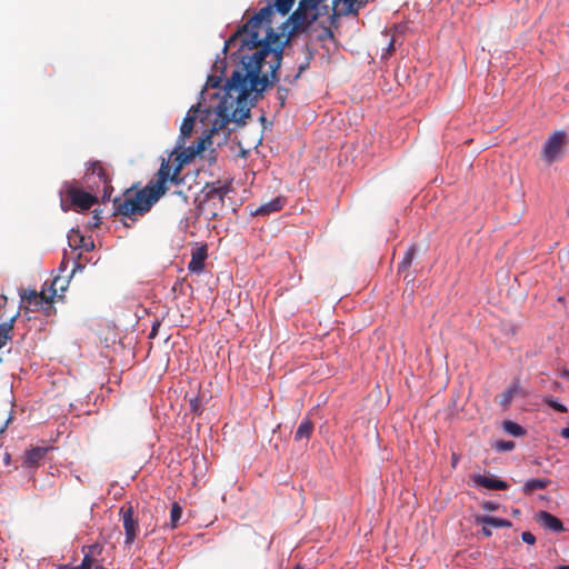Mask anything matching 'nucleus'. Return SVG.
<instances>
[{
	"instance_id": "79ce46f5",
	"label": "nucleus",
	"mask_w": 569,
	"mask_h": 569,
	"mask_svg": "<svg viewBox=\"0 0 569 569\" xmlns=\"http://www.w3.org/2000/svg\"><path fill=\"white\" fill-rule=\"evenodd\" d=\"M560 435L561 437L569 439V427L561 429Z\"/></svg>"
},
{
	"instance_id": "7ed1b4c3",
	"label": "nucleus",
	"mask_w": 569,
	"mask_h": 569,
	"mask_svg": "<svg viewBox=\"0 0 569 569\" xmlns=\"http://www.w3.org/2000/svg\"><path fill=\"white\" fill-rule=\"evenodd\" d=\"M81 184L84 189L101 194L103 201L110 200L113 192L111 177L99 160L87 162Z\"/></svg>"
},
{
	"instance_id": "6ab92c4d",
	"label": "nucleus",
	"mask_w": 569,
	"mask_h": 569,
	"mask_svg": "<svg viewBox=\"0 0 569 569\" xmlns=\"http://www.w3.org/2000/svg\"><path fill=\"white\" fill-rule=\"evenodd\" d=\"M48 449L43 447H34L26 452L23 466L34 467L44 458Z\"/></svg>"
},
{
	"instance_id": "393cba45",
	"label": "nucleus",
	"mask_w": 569,
	"mask_h": 569,
	"mask_svg": "<svg viewBox=\"0 0 569 569\" xmlns=\"http://www.w3.org/2000/svg\"><path fill=\"white\" fill-rule=\"evenodd\" d=\"M182 516V508L178 502H173L170 510V522L171 527L176 528Z\"/></svg>"
},
{
	"instance_id": "f257e3e1",
	"label": "nucleus",
	"mask_w": 569,
	"mask_h": 569,
	"mask_svg": "<svg viewBox=\"0 0 569 569\" xmlns=\"http://www.w3.org/2000/svg\"><path fill=\"white\" fill-rule=\"evenodd\" d=\"M296 0H274V3L261 8L224 43V50L237 38L241 48L256 49L252 56L241 58V67L227 80L226 96L217 107L220 123H213L212 131H218L229 122H244L250 117L248 100L254 92L259 96L267 86L277 79V71L282 60L283 46L280 36L270 27L273 9L286 16Z\"/></svg>"
},
{
	"instance_id": "a19ab883",
	"label": "nucleus",
	"mask_w": 569,
	"mask_h": 569,
	"mask_svg": "<svg viewBox=\"0 0 569 569\" xmlns=\"http://www.w3.org/2000/svg\"><path fill=\"white\" fill-rule=\"evenodd\" d=\"M481 532L486 536V537H490L492 535L491 530L488 528V526H483L482 527V530Z\"/></svg>"
},
{
	"instance_id": "9d476101",
	"label": "nucleus",
	"mask_w": 569,
	"mask_h": 569,
	"mask_svg": "<svg viewBox=\"0 0 569 569\" xmlns=\"http://www.w3.org/2000/svg\"><path fill=\"white\" fill-rule=\"evenodd\" d=\"M317 13H309L303 10V4L298 7L289 18L291 22V32L296 33L306 31L317 20Z\"/></svg>"
},
{
	"instance_id": "cd10ccee",
	"label": "nucleus",
	"mask_w": 569,
	"mask_h": 569,
	"mask_svg": "<svg viewBox=\"0 0 569 569\" xmlns=\"http://www.w3.org/2000/svg\"><path fill=\"white\" fill-rule=\"evenodd\" d=\"M182 167L174 163V168L171 169L169 181L173 184H180L182 182V178H180V172Z\"/></svg>"
},
{
	"instance_id": "1a4fd4ad",
	"label": "nucleus",
	"mask_w": 569,
	"mask_h": 569,
	"mask_svg": "<svg viewBox=\"0 0 569 569\" xmlns=\"http://www.w3.org/2000/svg\"><path fill=\"white\" fill-rule=\"evenodd\" d=\"M103 547L99 543L84 546L82 548L83 559L80 563L81 569H103L102 555Z\"/></svg>"
},
{
	"instance_id": "5701e85b",
	"label": "nucleus",
	"mask_w": 569,
	"mask_h": 569,
	"mask_svg": "<svg viewBox=\"0 0 569 569\" xmlns=\"http://www.w3.org/2000/svg\"><path fill=\"white\" fill-rule=\"evenodd\" d=\"M207 188H210L209 191L207 192V198L218 197L220 200H223V198L229 192V187L228 186L216 187L214 183H212V184L208 183Z\"/></svg>"
},
{
	"instance_id": "b1692460",
	"label": "nucleus",
	"mask_w": 569,
	"mask_h": 569,
	"mask_svg": "<svg viewBox=\"0 0 569 569\" xmlns=\"http://www.w3.org/2000/svg\"><path fill=\"white\" fill-rule=\"evenodd\" d=\"M415 254H416V248L415 247L408 248V250L406 251L401 262L399 263V267H398V272L399 273L405 272V271H407L409 269V267L412 263Z\"/></svg>"
},
{
	"instance_id": "6e6552de",
	"label": "nucleus",
	"mask_w": 569,
	"mask_h": 569,
	"mask_svg": "<svg viewBox=\"0 0 569 569\" xmlns=\"http://www.w3.org/2000/svg\"><path fill=\"white\" fill-rule=\"evenodd\" d=\"M210 142V137L199 138L196 143L178 152L176 150V157L173 163L183 168L184 164L189 163L197 154H200Z\"/></svg>"
},
{
	"instance_id": "f3484780",
	"label": "nucleus",
	"mask_w": 569,
	"mask_h": 569,
	"mask_svg": "<svg viewBox=\"0 0 569 569\" xmlns=\"http://www.w3.org/2000/svg\"><path fill=\"white\" fill-rule=\"evenodd\" d=\"M305 70L303 66L299 67L298 72L295 74L293 78H290L289 76H286L283 78V84H280L277 90V100L279 101V107L283 108L286 104V100L288 98V94L290 92L291 86L296 82V80L300 77L301 72Z\"/></svg>"
},
{
	"instance_id": "c03bdc74",
	"label": "nucleus",
	"mask_w": 569,
	"mask_h": 569,
	"mask_svg": "<svg viewBox=\"0 0 569 569\" xmlns=\"http://www.w3.org/2000/svg\"><path fill=\"white\" fill-rule=\"evenodd\" d=\"M61 206H62L63 211L68 210V208L64 207V200H62Z\"/></svg>"
},
{
	"instance_id": "a211bd4d",
	"label": "nucleus",
	"mask_w": 569,
	"mask_h": 569,
	"mask_svg": "<svg viewBox=\"0 0 569 569\" xmlns=\"http://www.w3.org/2000/svg\"><path fill=\"white\" fill-rule=\"evenodd\" d=\"M473 481L477 486H480V487H483V488H487L490 490H505L508 488L507 482L496 479V478L482 476V475L475 476Z\"/></svg>"
},
{
	"instance_id": "423d86ee",
	"label": "nucleus",
	"mask_w": 569,
	"mask_h": 569,
	"mask_svg": "<svg viewBox=\"0 0 569 569\" xmlns=\"http://www.w3.org/2000/svg\"><path fill=\"white\" fill-rule=\"evenodd\" d=\"M119 515L122 519V526L126 535L124 545L131 546L136 541L140 531L139 520L133 515V507L131 503L123 505L119 510Z\"/></svg>"
},
{
	"instance_id": "a878e982",
	"label": "nucleus",
	"mask_w": 569,
	"mask_h": 569,
	"mask_svg": "<svg viewBox=\"0 0 569 569\" xmlns=\"http://www.w3.org/2000/svg\"><path fill=\"white\" fill-rule=\"evenodd\" d=\"M503 429L513 437L523 435L522 427L510 420L503 422Z\"/></svg>"
},
{
	"instance_id": "f704fd0d",
	"label": "nucleus",
	"mask_w": 569,
	"mask_h": 569,
	"mask_svg": "<svg viewBox=\"0 0 569 569\" xmlns=\"http://www.w3.org/2000/svg\"><path fill=\"white\" fill-rule=\"evenodd\" d=\"M550 483L549 479H536V490L543 489Z\"/></svg>"
},
{
	"instance_id": "7c9ffc66",
	"label": "nucleus",
	"mask_w": 569,
	"mask_h": 569,
	"mask_svg": "<svg viewBox=\"0 0 569 569\" xmlns=\"http://www.w3.org/2000/svg\"><path fill=\"white\" fill-rule=\"evenodd\" d=\"M511 399H512V390L511 389L506 390L500 396V405L502 407H507L511 402Z\"/></svg>"
},
{
	"instance_id": "58836bf2",
	"label": "nucleus",
	"mask_w": 569,
	"mask_h": 569,
	"mask_svg": "<svg viewBox=\"0 0 569 569\" xmlns=\"http://www.w3.org/2000/svg\"><path fill=\"white\" fill-rule=\"evenodd\" d=\"M483 508L489 511L496 510L497 506L493 502H485Z\"/></svg>"
},
{
	"instance_id": "0eeeda50",
	"label": "nucleus",
	"mask_w": 569,
	"mask_h": 569,
	"mask_svg": "<svg viewBox=\"0 0 569 569\" xmlns=\"http://www.w3.org/2000/svg\"><path fill=\"white\" fill-rule=\"evenodd\" d=\"M171 172V167L169 161L162 160L161 166L156 174V178L151 179L146 187L151 188L152 192L160 199L166 194L168 187L167 182L169 181Z\"/></svg>"
},
{
	"instance_id": "473e14b6",
	"label": "nucleus",
	"mask_w": 569,
	"mask_h": 569,
	"mask_svg": "<svg viewBox=\"0 0 569 569\" xmlns=\"http://www.w3.org/2000/svg\"><path fill=\"white\" fill-rule=\"evenodd\" d=\"M548 403H549V406L551 408H553L555 410H557L559 412H566L567 411V408L562 403H559V402L553 401V400H549Z\"/></svg>"
},
{
	"instance_id": "37998d69",
	"label": "nucleus",
	"mask_w": 569,
	"mask_h": 569,
	"mask_svg": "<svg viewBox=\"0 0 569 569\" xmlns=\"http://www.w3.org/2000/svg\"><path fill=\"white\" fill-rule=\"evenodd\" d=\"M541 500V501H546L547 500V496L545 495H536V503Z\"/></svg>"
},
{
	"instance_id": "f03ea898",
	"label": "nucleus",
	"mask_w": 569,
	"mask_h": 569,
	"mask_svg": "<svg viewBox=\"0 0 569 569\" xmlns=\"http://www.w3.org/2000/svg\"><path fill=\"white\" fill-rule=\"evenodd\" d=\"M159 198L146 186L139 190L129 188L121 196L112 199L113 216H119L123 227L131 228L133 223L148 213Z\"/></svg>"
},
{
	"instance_id": "c756f323",
	"label": "nucleus",
	"mask_w": 569,
	"mask_h": 569,
	"mask_svg": "<svg viewBox=\"0 0 569 569\" xmlns=\"http://www.w3.org/2000/svg\"><path fill=\"white\" fill-rule=\"evenodd\" d=\"M67 280L64 278L56 277L51 283V289L56 295L59 290L63 291L66 289Z\"/></svg>"
},
{
	"instance_id": "39448f33",
	"label": "nucleus",
	"mask_w": 569,
	"mask_h": 569,
	"mask_svg": "<svg viewBox=\"0 0 569 569\" xmlns=\"http://www.w3.org/2000/svg\"><path fill=\"white\" fill-rule=\"evenodd\" d=\"M568 142V134L565 130L555 131L543 144L541 158L547 164H551L562 154V149Z\"/></svg>"
},
{
	"instance_id": "f8f14e48",
	"label": "nucleus",
	"mask_w": 569,
	"mask_h": 569,
	"mask_svg": "<svg viewBox=\"0 0 569 569\" xmlns=\"http://www.w3.org/2000/svg\"><path fill=\"white\" fill-rule=\"evenodd\" d=\"M198 111L199 104L192 106L187 112L180 127V137L178 140L177 149H181L186 143V139L192 133Z\"/></svg>"
},
{
	"instance_id": "aec40b11",
	"label": "nucleus",
	"mask_w": 569,
	"mask_h": 569,
	"mask_svg": "<svg viewBox=\"0 0 569 569\" xmlns=\"http://www.w3.org/2000/svg\"><path fill=\"white\" fill-rule=\"evenodd\" d=\"M19 316L17 312L10 319L0 323V343L4 347L9 340L12 339V331L14 328V322Z\"/></svg>"
},
{
	"instance_id": "e433bc0d",
	"label": "nucleus",
	"mask_w": 569,
	"mask_h": 569,
	"mask_svg": "<svg viewBox=\"0 0 569 569\" xmlns=\"http://www.w3.org/2000/svg\"><path fill=\"white\" fill-rule=\"evenodd\" d=\"M92 220H93V222H91V226L94 228L99 227V224L101 223V218L97 210L93 211Z\"/></svg>"
},
{
	"instance_id": "20e7f679",
	"label": "nucleus",
	"mask_w": 569,
	"mask_h": 569,
	"mask_svg": "<svg viewBox=\"0 0 569 569\" xmlns=\"http://www.w3.org/2000/svg\"><path fill=\"white\" fill-rule=\"evenodd\" d=\"M61 194L70 202L74 210H88L98 202L97 193L84 190L82 184L78 186L76 180L66 181L62 186Z\"/></svg>"
},
{
	"instance_id": "de8ad7c7",
	"label": "nucleus",
	"mask_w": 569,
	"mask_h": 569,
	"mask_svg": "<svg viewBox=\"0 0 569 569\" xmlns=\"http://www.w3.org/2000/svg\"><path fill=\"white\" fill-rule=\"evenodd\" d=\"M565 376H566L567 378H569V371H566V372H565Z\"/></svg>"
},
{
	"instance_id": "bb28decb",
	"label": "nucleus",
	"mask_w": 569,
	"mask_h": 569,
	"mask_svg": "<svg viewBox=\"0 0 569 569\" xmlns=\"http://www.w3.org/2000/svg\"><path fill=\"white\" fill-rule=\"evenodd\" d=\"M68 238H69V244L73 249H79V248L86 247L84 238L80 233L74 232V234H70Z\"/></svg>"
},
{
	"instance_id": "49530a36",
	"label": "nucleus",
	"mask_w": 569,
	"mask_h": 569,
	"mask_svg": "<svg viewBox=\"0 0 569 569\" xmlns=\"http://www.w3.org/2000/svg\"><path fill=\"white\" fill-rule=\"evenodd\" d=\"M77 268H81V266L79 263H76V267L72 272H74Z\"/></svg>"
},
{
	"instance_id": "c9c22d12",
	"label": "nucleus",
	"mask_w": 569,
	"mask_h": 569,
	"mask_svg": "<svg viewBox=\"0 0 569 569\" xmlns=\"http://www.w3.org/2000/svg\"><path fill=\"white\" fill-rule=\"evenodd\" d=\"M521 537L525 542L533 545V533L530 531H525Z\"/></svg>"
},
{
	"instance_id": "2f4dec72",
	"label": "nucleus",
	"mask_w": 569,
	"mask_h": 569,
	"mask_svg": "<svg viewBox=\"0 0 569 569\" xmlns=\"http://www.w3.org/2000/svg\"><path fill=\"white\" fill-rule=\"evenodd\" d=\"M513 447H515V443L512 441H499L496 445V448L501 451L511 450Z\"/></svg>"
},
{
	"instance_id": "ddd939ff",
	"label": "nucleus",
	"mask_w": 569,
	"mask_h": 569,
	"mask_svg": "<svg viewBox=\"0 0 569 569\" xmlns=\"http://www.w3.org/2000/svg\"><path fill=\"white\" fill-rule=\"evenodd\" d=\"M371 0H337L336 10L339 16H357L359 10L366 7Z\"/></svg>"
},
{
	"instance_id": "c85d7f7f",
	"label": "nucleus",
	"mask_w": 569,
	"mask_h": 569,
	"mask_svg": "<svg viewBox=\"0 0 569 569\" xmlns=\"http://www.w3.org/2000/svg\"><path fill=\"white\" fill-rule=\"evenodd\" d=\"M302 4L303 10L308 11L309 13H317V0H300L298 7H301Z\"/></svg>"
},
{
	"instance_id": "72a5a7b5",
	"label": "nucleus",
	"mask_w": 569,
	"mask_h": 569,
	"mask_svg": "<svg viewBox=\"0 0 569 569\" xmlns=\"http://www.w3.org/2000/svg\"><path fill=\"white\" fill-rule=\"evenodd\" d=\"M200 408V401L198 398L190 399V410L193 413H198Z\"/></svg>"
},
{
	"instance_id": "ea45409f",
	"label": "nucleus",
	"mask_w": 569,
	"mask_h": 569,
	"mask_svg": "<svg viewBox=\"0 0 569 569\" xmlns=\"http://www.w3.org/2000/svg\"><path fill=\"white\" fill-rule=\"evenodd\" d=\"M159 327H160V322L157 321L156 323H153L151 332H150V338H153L157 335V330Z\"/></svg>"
},
{
	"instance_id": "4c0bfd02",
	"label": "nucleus",
	"mask_w": 569,
	"mask_h": 569,
	"mask_svg": "<svg viewBox=\"0 0 569 569\" xmlns=\"http://www.w3.org/2000/svg\"><path fill=\"white\" fill-rule=\"evenodd\" d=\"M523 489H525V491L527 493H531L533 491V479L527 480V482L525 483Z\"/></svg>"
},
{
	"instance_id": "4be33fe9",
	"label": "nucleus",
	"mask_w": 569,
	"mask_h": 569,
	"mask_svg": "<svg viewBox=\"0 0 569 569\" xmlns=\"http://www.w3.org/2000/svg\"><path fill=\"white\" fill-rule=\"evenodd\" d=\"M477 521L480 523H483L486 526H490L493 528H502V527H510L511 522L507 519L497 518L492 516H481L477 517Z\"/></svg>"
},
{
	"instance_id": "4468645a",
	"label": "nucleus",
	"mask_w": 569,
	"mask_h": 569,
	"mask_svg": "<svg viewBox=\"0 0 569 569\" xmlns=\"http://www.w3.org/2000/svg\"><path fill=\"white\" fill-rule=\"evenodd\" d=\"M208 258L207 246H199L191 252V260L188 263V270L193 273H200L204 269V261Z\"/></svg>"
},
{
	"instance_id": "dca6fc26",
	"label": "nucleus",
	"mask_w": 569,
	"mask_h": 569,
	"mask_svg": "<svg viewBox=\"0 0 569 569\" xmlns=\"http://www.w3.org/2000/svg\"><path fill=\"white\" fill-rule=\"evenodd\" d=\"M284 204H286V198L279 196V197H276V198L271 199L270 201L259 206L257 209L251 211V214L252 216H263V217L269 216L271 213L280 211Z\"/></svg>"
},
{
	"instance_id": "a18cd8bd",
	"label": "nucleus",
	"mask_w": 569,
	"mask_h": 569,
	"mask_svg": "<svg viewBox=\"0 0 569 569\" xmlns=\"http://www.w3.org/2000/svg\"><path fill=\"white\" fill-rule=\"evenodd\" d=\"M559 569H569V565L567 566H560Z\"/></svg>"
},
{
	"instance_id": "9b49d317",
	"label": "nucleus",
	"mask_w": 569,
	"mask_h": 569,
	"mask_svg": "<svg viewBox=\"0 0 569 569\" xmlns=\"http://www.w3.org/2000/svg\"><path fill=\"white\" fill-rule=\"evenodd\" d=\"M21 299L36 308L43 309L48 316L53 310L52 298L46 297L42 292L39 293L36 290L24 291L21 295Z\"/></svg>"
},
{
	"instance_id": "412c9836",
	"label": "nucleus",
	"mask_w": 569,
	"mask_h": 569,
	"mask_svg": "<svg viewBox=\"0 0 569 569\" xmlns=\"http://www.w3.org/2000/svg\"><path fill=\"white\" fill-rule=\"evenodd\" d=\"M312 431L313 422L310 419H303L295 433V440L309 439Z\"/></svg>"
},
{
	"instance_id": "2eb2a0df",
	"label": "nucleus",
	"mask_w": 569,
	"mask_h": 569,
	"mask_svg": "<svg viewBox=\"0 0 569 569\" xmlns=\"http://www.w3.org/2000/svg\"><path fill=\"white\" fill-rule=\"evenodd\" d=\"M536 520H538L546 530L551 532L559 533L565 530L562 521L547 511L536 513Z\"/></svg>"
}]
</instances>
